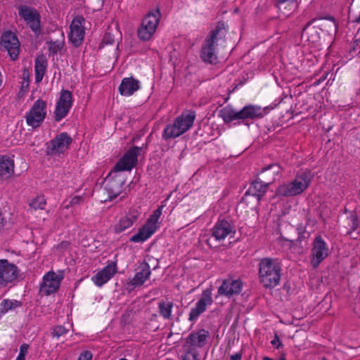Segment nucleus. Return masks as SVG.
Segmentation results:
<instances>
[{
  "label": "nucleus",
  "mask_w": 360,
  "mask_h": 360,
  "mask_svg": "<svg viewBox=\"0 0 360 360\" xmlns=\"http://www.w3.org/2000/svg\"><path fill=\"white\" fill-rule=\"evenodd\" d=\"M226 34V26L224 22L219 21L205 39L200 50V58L203 62L215 64L217 62L216 53L217 42L225 37Z\"/></svg>",
  "instance_id": "1"
},
{
  "label": "nucleus",
  "mask_w": 360,
  "mask_h": 360,
  "mask_svg": "<svg viewBox=\"0 0 360 360\" xmlns=\"http://www.w3.org/2000/svg\"><path fill=\"white\" fill-rule=\"evenodd\" d=\"M195 120V111L183 112L175 118L173 124L166 126L162 134L163 139L168 140L180 136L193 126Z\"/></svg>",
  "instance_id": "2"
},
{
  "label": "nucleus",
  "mask_w": 360,
  "mask_h": 360,
  "mask_svg": "<svg viewBox=\"0 0 360 360\" xmlns=\"http://www.w3.org/2000/svg\"><path fill=\"white\" fill-rule=\"evenodd\" d=\"M313 175L309 171L298 173L295 179L280 186L276 191L277 196H295L304 192L309 186Z\"/></svg>",
  "instance_id": "3"
},
{
  "label": "nucleus",
  "mask_w": 360,
  "mask_h": 360,
  "mask_svg": "<svg viewBox=\"0 0 360 360\" xmlns=\"http://www.w3.org/2000/svg\"><path fill=\"white\" fill-rule=\"evenodd\" d=\"M163 206H160L148 219L138 233L131 237L130 241L141 243L150 238L158 229L157 223L162 212Z\"/></svg>",
  "instance_id": "4"
},
{
  "label": "nucleus",
  "mask_w": 360,
  "mask_h": 360,
  "mask_svg": "<svg viewBox=\"0 0 360 360\" xmlns=\"http://www.w3.org/2000/svg\"><path fill=\"white\" fill-rule=\"evenodd\" d=\"M163 206H160L148 219L138 233L131 237L130 241L141 243L150 238L158 229L157 223L162 212Z\"/></svg>",
  "instance_id": "5"
},
{
  "label": "nucleus",
  "mask_w": 360,
  "mask_h": 360,
  "mask_svg": "<svg viewBox=\"0 0 360 360\" xmlns=\"http://www.w3.org/2000/svg\"><path fill=\"white\" fill-rule=\"evenodd\" d=\"M163 206H160L148 219L138 233L131 237L130 241L141 243L150 238L158 229L157 223L162 212Z\"/></svg>",
  "instance_id": "6"
},
{
  "label": "nucleus",
  "mask_w": 360,
  "mask_h": 360,
  "mask_svg": "<svg viewBox=\"0 0 360 360\" xmlns=\"http://www.w3.org/2000/svg\"><path fill=\"white\" fill-rule=\"evenodd\" d=\"M46 115V102L41 100H37L29 112L25 115L27 125L32 128L39 127L44 122Z\"/></svg>",
  "instance_id": "7"
},
{
  "label": "nucleus",
  "mask_w": 360,
  "mask_h": 360,
  "mask_svg": "<svg viewBox=\"0 0 360 360\" xmlns=\"http://www.w3.org/2000/svg\"><path fill=\"white\" fill-rule=\"evenodd\" d=\"M329 248L326 242L320 236H316L311 251V264L316 269L329 255Z\"/></svg>",
  "instance_id": "8"
},
{
  "label": "nucleus",
  "mask_w": 360,
  "mask_h": 360,
  "mask_svg": "<svg viewBox=\"0 0 360 360\" xmlns=\"http://www.w3.org/2000/svg\"><path fill=\"white\" fill-rule=\"evenodd\" d=\"M72 141V138L68 133H60L46 143V155H56L64 153L69 148Z\"/></svg>",
  "instance_id": "9"
},
{
  "label": "nucleus",
  "mask_w": 360,
  "mask_h": 360,
  "mask_svg": "<svg viewBox=\"0 0 360 360\" xmlns=\"http://www.w3.org/2000/svg\"><path fill=\"white\" fill-rule=\"evenodd\" d=\"M0 45L8 51L12 60L18 59L20 53V41L11 31L4 32L0 39Z\"/></svg>",
  "instance_id": "10"
},
{
  "label": "nucleus",
  "mask_w": 360,
  "mask_h": 360,
  "mask_svg": "<svg viewBox=\"0 0 360 360\" xmlns=\"http://www.w3.org/2000/svg\"><path fill=\"white\" fill-rule=\"evenodd\" d=\"M142 148L133 146L128 150L124 156L116 163L113 172L130 171L137 163V157Z\"/></svg>",
  "instance_id": "11"
},
{
  "label": "nucleus",
  "mask_w": 360,
  "mask_h": 360,
  "mask_svg": "<svg viewBox=\"0 0 360 360\" xmlns=\"http://www.w3.org/2000/svg\"><path fill=\"white\" fill-rule=\"evenodd\" d=\"M212 289L207 288L202 291L200 298L198 300L195 306L191 309L188 320L195 322L198 317L206 311L207 306L212 304Z\"/></svg>",
  "instance_id": "12"
},
{
  "label": "nucleus",
  "mask_w": 360,
  "mask_h": 360,
  "mask_svg": "<svg viewBox=\"0 0 360 360\" xmlns=\"http://www.w3.org/2000/svg\"><path fill=\"white\" fill-rule=\"evenodd\" d=\"M72 102L73 98L71 91L63 89L54 111L56 121L59 122L67 116L72 105Z\"/></svg>",
  "instance_id": "13"
},
{
  "label": "nucleus",
  "mask_w": 360,
  "mask_h": 360,
  "mask_svg": "<svg viewBox=\"0 0 360 360\" xmlns=\"http://www.w3.org/2000/svg\"><path fill=\"white\" fill-rule=\"evenodd\" d=\"M269 183L263 182L259 177L255 181H252L245 192L244 196L242 198L240 202L238 205V207L243 208V205L248 202V198L250 195L256 197L257 201L261 200V198L265 194L269 188Z\"/></svg>",
  "instance_id": "14"
},
{
  "label": "nucleus",
  "mask_w": 360,
  "mask_h": 360,
  "mask_svg": "<svg viewBox=\"0 0 360 360\" xmlns=\"http://www.w3.org/2000/svg\"><path fill=\"white\" fill-rule=\"evenodd\" d=\"M243 283L238 278H228L223 280L221 285L219 287L217 292L219 295L230 298L234 295H239L243 290Z\"/></svg>",
  "instance_id": "15"
},
{
  "label": "nucleus",
  "mask_w": 360,
  "mask_h": 360,
  "mask_svg": "<svg viewBox=\"0 0 360 360\" xmlns=\"http://www.w3.org/2000/svg\"><path fill=\"white\" fill-rule=\"evenodd\" d=\"M84 18L82 16L77 15L75 17L72 21L70 29L69 39L76 47L81 45L84 37V28L82 23Z\"/></svg>",
  "instance_id": "16"
},
{
  "label": "nucleus",
  "mask_w": 360,
  "mask_h": 360,
  "mask_svg": "<svg viewBox=\"0 0 360 360\" xmlns=\"http://www.w3.org/2000/svg\"><path fill=\"white\" fill-rule=\"evenodd\" d=\"M63 276L58 275L53 271H49L44 276L40 292L46 295L56 292L60 287Z\"/></svg>",
  "instance_id": "17"
},
{
  "label": "nucleus",
  "mask_w": 360,
  "mask_h": 360,
  "mask_svg": "<svg viewBox=\"0 0 360 360\" xmlns=\"http://www.w3.org/2000/svg\"><path fill=\"white\" fill-rule=\"evenodd\" d=\"M18 276V268L7 259H0V285L6 286Z\"/></svg>",
  "instance_id": "18"
},
{
  "label": "nucleus",
  "mask_w": 360,
  "mask_h": 360,
  "mask_svg": "<svg viewBox=\"0 0 360 360\" xmlns=\"http://www.w3.org/2000/svg\"><path fill=\"white\" fill-rule=\"evenodd\" d=\"M111 174L112 173L105 181V189L108 194L109 200H112L121 193L124 184V180L121 176L115 175L111 176Z\"/></svg>",
  "instance_id": "19"
},
{
  "label": "nucleus",
  "mask_w": 360,
  "mask_h": 360,
  "mask_svg": "<svg viewBox=\"0 0 360 360\" xmlns=\"http://www.w3.org/2000/svg\"><path fill=\"white\" fill-rule=\"evenodd\" d=\"M210 333L205 329H200L197 332H193L186 339V344L184 347L201 348L205 345Z\"/></svg>",
  "instance_id": "20"
},
{
  "label": "nucleus",
  "mask_w": 360,
  "mask_h": 360,
  "mask_svg": "<svg viewBox=\"0 0 360 360\" xmlns=\"http://www.w3.org/2000/svg\"><path fill=\"white\" fill-rule=\"evenodd\" d=\"M151 274L150 266L148 263L143 262L141 265V271L137 272L134 278L127 284L129 291L134 290L136 286L142 285L149 278Z\"/></svg>",
  "instance_id": "21"
},
{
  "label": "nucleus",
  "mask_w": 360,
  "mask_h": 360,
  "mask_svg": "<svg viewBox=\"0 0 360 360\" xmlns=\"http://www.w3.org/2000/svg\"><path fill=\"white\" fill-rule=\"evenodd\" d=\"M231 233H235L234 227L225 219L218 220L212 229V236L219 240Z\"/></svg>",
  "instance_id": "22"
},
{
  "label": "nucleus",
  "mask_w": 360,
  "mask_h": 360,
  "mask_svg": "<svg viewBox=\"0 0 360 360\" xmlns=\"http://www.w3.org/2000/svg\"><path fill=\"white\" fill-rule=\"evenodd\" d=\"M137 210L129 211L126 215L121 217L118 222L114 226V231L120 233L131 227L136 221L139 217Z\"/></svg>",
  "instance_id": "23"
},
{
  "label": "nucleus",
  "mask_w": 360,
  "mask_h": 360,
  "mask_svg": "<svg viewBox=\"0 0 360 360\" xmlns=\"http://www.w3.org/2000/svg\"><path fill=\"white\" fill-rule=\"evenodd\" d=\"M116 273V264L112 263L107 265L101 271L92 277V281L97 286H102L107 283Z\"/></svg>",
  "instance_id": "24"
},
{
  "label": "nucleus",
  "mask_w": 360,
  "mask_h": 360,
  "mask_svg": "<svg viewBox=\"0 0 360 360\" xmlns=\"http://www.w3.org/2000/svg\"><path fill=\"white\" fill-rule=\"evenodd\" d=\"M140 88V82L134 77L122 79L119 86V91L122 96H129Z\"/></svg>",
  "instance_id": "25"
},
{
  "label": "nucleus",
  "mask_w": 360,
  "mask_h": 360,
  "mask_svg": "<svg viewBox=\"0 0 360 360\" xmlns=\"http://www.w3.org/2000/svg\"><path fill=\"white\" fill-rule=\"evenodd\" d=\"M14 174V160L8 155H0V180H6Z\"/></svg>",
  "instance_id": "26"
},
{
  "label": "nucleus",
  "mask_w": 360,
  "mask_h": 360,
  "mask_svg": "<svg viewBox=\"0 0 360 360\" xmlns=\"http://www.w3.org/2000/svg\"><path fill=\"white\" fill-rule=\"evenodd\" d=\"M259 282L265 287H270V258L266 257L259 260Z\"/></svg>",
  "instance_id": "27"
},
{
  "label": "nucleus",
  "mask_w": 360,
  "mask_h": 360,
  "mask_svg": "<svg viewBox=\"0 0 360 360\" xmlns=\"http://www.w3.org/2000/svg\"><path fill=\"white\" fill-rule=\"evenodd\" d=\"M266 114H267V112H266L265 108L262 109L257 105H246L240 110L241 120L260 118Z\"/></svg>",
  "instance_id": "28"
},
{
  "label": "nucleus",
  "mask_w": 360,
  "mask_h": 360,
  "mask_svg": "<svg viewBox=\"0 0 360 360\" xmlns=\"http://www.w3.org/2000/svg\"><path fill=\"white\" fill-rule=\"evenodd\" d=\"M161 13L158 8L149 11L143 18L142 22L156 30L159 24Z\"/></svg>",
  "instance_id": "29"
},
{
  "label": "nucleus",
  "mask_w": 360,
  "mask_h": 360,
  "mask_svg": "<svg viewBox=\"0 0 360 360\" xmlns=\"http://www.w3.org/2000/svg\"><path fill=\"white\" fill-rule=\"evenodd\" d=\"M47 66L46 58L43 56H39L35 60V79L37 82L42 80Z\"/></svg>",
  "instance_id": "30"
},
{
  "label": "nucleus",
  "mask_w": 360,
  "mask_h": 360,
  "mask_svg": "<svg viewBox=\"0 0 360 360\" xmlns=\"http://www.w3.org/2000/svg\"><path fill=\"white\" fill-rule=\"evenodd\" d=\"M18 13L19 15L26 22V23L39 15V13L36 9L25 5H20L18 7Z\"/></svg>",
  "instance_id": "31"
},
{
  "label": "nucleus",
  "mask_w": 360,
  "mask_h": 360,
  "mask_svg": "<svg viewBox=\"0 0 360 360\" xmlns=\"http://www.w3.org/2000/svg\"><path fill=\"white\" fill-rule=\"evenodd\" d=\"M220 116L225 122H231L236 120H241L240 111L236 112L233 108L227 107L220 111Z\"/></svg>",
  "instance_id": "32"
},
{
  "label": "nucleus",
  "mask_w": 360,
  "mask_h": 360,
  "mask_svg": "<svg viewBox=\"0 0 360 360\" xmlns=\"http://www.w3.org/2000/svg\"><path fill=\"white\" fill-rule=\"evenodd\" d=\"M155 31L141 22V27L138 29L137 34L141 40L146 41L151 39Z\"/></svg>",
  "instance_id": "33"
},
{
  "label": "nucleus",
  "mask_w": 360,
  "mask_h": 360,
  "mask_svg": "<svg viewBox=\"0 0 360 360\" xmlns=\"http://www.w3.org/2000/svg\"><path fill=\"white\" fill-rule=\"evenodd\" d=\"M21 302L18 300H11L8 299L4 300L1 302L0 314H5L9 310L21 307Z\"/></svg>",
  "instance_id": "34"
},
{
  "label": "nucleus",
  "mask_w": 360,
  "mask_h": 360,
  "mask_svg": "<svg viewBox=\"0 0 360 360\" xmlns=\"http://www.w3.org/2000/svg\"><path fill=\"white\" fill-rule=\"evenodd\" d=\"M158 308L160 315L165 319L171 318L173 303L172 302H160L158 304Z\"/></svg>",
  "instance_id": "35"
},
{
  "label": "nucleus",
  "mask_w": 360,
  "mask_h": 360,
  "mask_svg": "<svg viewBox=\"0 0 360 360\" xmlns=\"http://www.w3.org/2000/svg\"><path fill=\"white\" fill-rule=\"evenodd\" d=\"M49 53L54 56L58 53H61V51L64 46V40L49 41Z\"/></svg>",
  "instance_id": "36"
},
{
  "label": "nucleus",
  "mask_w": 360,
  "mask_h": 360,
  "mask_svg": "<svg viewBox=\"0 0 360 360\" xmlns=\"http://www.w3.org/2000/svg\"><path fill=\"white\" fill-rule=\"evenodd\" d=\"M27 25L30 27L35 35L38 37L41 33V16H37L33 20L28 21Z\"/></svg>",
  "instance_id": "37"
},
{
  "label": "nucleus",
  "mask_w": 360,
  "mask_h": 360,
  "mask_svg": "<svg viewBox=\"0 0 360 360\" xmlns=\"http://www.w3.org/2000/svg\"><path fill=\"white\" fill-rule=\"evenodd\" d=\"M295 6V1H292L291 0L287 1L286 4L282 5L281 10L277 8L278 11L281 12V14L278 18H281L288 16Z\"/></svg>",
  "instance_id": "38"
},
{
  "label": "nucleus",
  "mask_w": 360,
  "mask_h": 360,
  "mask_svg": "<svg viewBox=\"0 0 360 360\" xmlns=\"http://www.w3.org/2000/svg\"><path fill=\"white\" fill-rule=\"evenodd\" d=\"M302 37L307 38V40L311 42H316L319 40V37L318 35V33L316 30H314V28L309 30V25H307L304 29L302 32Z\"/></svg>",
  "instance_id": "39"
},
{
  "label": "nucleus",
  "mask_w": 360,
  "mask_h": 360,
  "mask_svg": "<svg viewBox=\"0 0 360 360\" xmlns=\"http://www.w3.org/2000/svg\"><path fill=\"white\" fill-rule=\"evenodd\" d=\"M46 205V202L44 196H37L30 202V207L34 210H44Z\"/></svg>",
  "instance_id": "40"
},
{
  "label": "nucleus",
  "mask_w": 360,
  "mask_h": 360,
  "mask_svg": "<svg viewBox=\"0 0 360 360\" xmlns=\"http://www.w3.org/2000/svg\"><path fill=\"white\" fill-rule=\"evenodd\" d=\"M185 349V354L182 357V360H199V354L195 348L184 347Z\"/></svg>",
  "instance_id": "41"
},
{
  "label": "nucleus",
  "mask_w": 360,
  "mask_h": 360,
  "mask_svg": "<svg viewBox=\"0 0 360 360\" xmlns=\"http://www.w3.org/2000/svg\"><path fill=\"white\" fill-rule=\"evenodd\" d=\"M281 267L278 265H274L271 269V283L274 285H277L281 279Z\"/></svg>",
  "instance_id": "42"
},
{
  "label": "nucleus",
  "mask_w": 360,
  "mask_h": 360,
  "mask_svg": "<svg viewBox=\"0 0 360 360\" xmlns=\"http://www.w3.org/2000/svg\"><path fill=\"white\" fill-rule=\"evenodd\" d=\"M68 330L63 326H56L52 332V335L53 337L59 338L68 333Z\"/></svg>",
  "instance_id": "43"
},
{
  "label": "nucleus",
  "mask_w": 360,
  "mask_h": 360,
  "mask_svg": "<svg viewBox=\"0 0 360 360\" xmlns=\"http://www.w3.org/2000/svg\"><path fill=\"white\" fill-rule=\"evenodd\" d=\"M271 172L274 175V179L275 181L281 178V168L278 165L271 164Z\"/></svg>",
  "instance_id": "44"
},
{
  "label": "nucleus",
  "mask_w": 360,
  "mask_h": 360,
  "mask_svg": "<svg viewBox=\"0 0 360 360\" xmlns=\"http://www.w3.org/2000/svg\"><path fill=\"white\" fill-rule=\"evenodd\" d=\"M115 42L114 37L109 32L104 34L101 45L112 44Z\"/></svg>",
  "instance_id": "45"
},
{
  "label": "nucleus",
  "mask_w": 360,
  "mask_h": 360,
  "mask_svg": "<svg viewBox=\"0 0 360 360\" xmlns=\"http://www.w3.org/2000/svg\"><path fill=\"white\" fill-rule=\"evenodd\" d=\"M349 224H351V230L354 231L358 227V219L355 215H352L349 219Z\"/></svg>",
  "instance_id": "46"
},
{
  "label": "nucleus",
  "mask_w": 360,
  "mask_h": 360,
  "mask_svg": "<svg viewBox=\"0 0 360 360\" xmlns=\"http://www.w3.org/2000/svg\"><path fill=\"white\" fill-rule=\"evenodd\" d=\"M84 198L81 196L76 195L72 198V200L70 202V206H74L75 205H79L82 202H83Z\"/></svg>",
  "instance_id": "47"
},
{
  "label": "nucleus",
  "mask_w": 360,
  "mask_h": 360,
  "mask_svg": "<svg viewBox=\"0 0 360 360\" xmlns=\"http://www.w3.org/2000/svg\"><path fill=\"white\" fill-rule=\"evenodd\" d=\"M92 354L90 352L86 351L81 354L78 360H91Z\"/></svg>",
  "instance_id": "48"
},
{
  "label": "nucleus",
  "mask_w": 360,
  "mask_h": 360,
  "mask_svg": "<svg viewBox=\"0 0 360 360\" xmlns=\"http://www.w3.org/2000/svg\"><path fill=\"white\" fill-rule=\"evenodd\" d=\"M271 345L278 349L282 346V343L276 334L274 335V340H271Z\"/></svg>",
  "instance_id": "49"
},
{
  "label": "nucleus",
  "mask_w": 360,
  "mask_h": 360,
  "mask_svg": "<svg viewBox=\"0 0 360 360\" xmlns=\"http://www.w3.org/2000/svg\"><path fill=\"white\" fill-rule=\"evenodd\" d=\"M29 345L27 344H22L20 347V354L26 355L27 353Z\"/></svg>",
  "instance_id": "50"
},
{
  "label": "nucleus",
  "mask_w": 360,
  "mask_h": 360,
  "mask_svg": "<svg viewBox=\"0 0 360 360\" xmlns=\"http://www.w3.org/2000/svg\"><path fill=\"white\" fill-rule=\"evenodd\" d=\"M242 352H238L230 356V360H241Z\"/></svg>",
  "instance_id": "51"
},
{
  "label": "nucleus",
  "mask_w": 360,
  "mask_h": 360,
  "mask_svg": "<svg viewBox=\"0 0 360 360\" xmlns=\"http://www.w3.org/2000/svg\"><path fill=\"white\" fill-rule=\"evenodd\" d=\"M16 360H25V355L19 353L18 357L16 358Z\"/></svg>",
  "instance_id": "52"
},
{
  "label": "nucleus",
  "mask_w": 360,
  "mask_h": 360,
  "mask_svg": "<svg viewBox=\"0 0 360 360\" xmlns=\"http://www.w3.org/2000/svg\"><path fill=\"white\" fill-rule=\"evenodd\" d=\"M28 86H29V81L28 80L22 82V87H24V86L28 87Z\"/></svg>",
  "instance_id": "53"
},
{
  "label": "nucleus",
  "mask_w": 360,
  "mask_h": 360,
  "mask_svg": "<svg viewBox=\"0 0 360 360\" xmlns=\"http://www.w3.org/2000/svg\"><path fill=\"white\" fill-rule=\"evenodd\" d=\"M28 86H29V81L28 80L22 82V87H24V86L28 87Z\"/></svg>",
  "instance_id": "54"
},
{
  "label": "nucleus",
  "mask_w": 360,
  "mask_h": 360,
  "mask_svg": "<svg viewBox=\"0 0 360 360\" xmlns=\"http://www.w3.org/2000/svg\"><path fill=\"white\" fill-rule=\"evenodd\" d=\"M354 21L357 23L360 22V13H359V16L356 18V20Z\"/></svg>",
  "instance_id": "55"
},
{
  "label": "nucleus",
  "mask_w": 360,
  "mask_h": 360,
  "mask_svg": "<svg viewBox=\"0 0 360 360\" xmlns=\"http://www.w3.org/2000/svg\"><path fill=\"white\" fill-rule=\"evenodd\" d=\"M269 168H270V166H269H269H267L266 167L263 168V169H262V172H264V171H266V170L269 169Z\"/></svg>",
  "instance_id": "56"
},
{
  "label": "nucleus",
  "mask_w": 360,
  "mask_h": 360,
  "mask_svg": "<svg viewBox=\"0 0 360 360\" xmlns=\"http://www.w3.org/2000/svg\"><path fill=\"white\" fill-rule=\"evenodd\" d=\"M263 360H270V357H269V356H264V357L263 358Z\"/></svg>",
  "instance_id": "57"
},
{
  "label": "nucleus",
  "mask_w": 360,
  "mask_h": 360,
  "mask_svg": "<svg viewBox=\"0 0 360 360\" xmlns=\"http://www.w3.org/2000/svg\"><path fill=\"white\" fill-rule=\"evenodd\" d=\"M358 196H359V199H360V190H359V191Z\"/></svg>",
  "instance_id": "58"
},
{
  "label": "nucleus",
  "mask_w": 360,
  "mask_h": 360,
  "mask_svg": "<svg viewBox=\"0 0 360 360\" xmlns=\"http://www.w3.org/2000/svg\"><path fill=\"white\" fill-rule=\"evenodd\" d=\"M120 360H127V359H124V358H122V359H120Z\"/></svg>",
  "instance_id": "59"
}]
</instances>
